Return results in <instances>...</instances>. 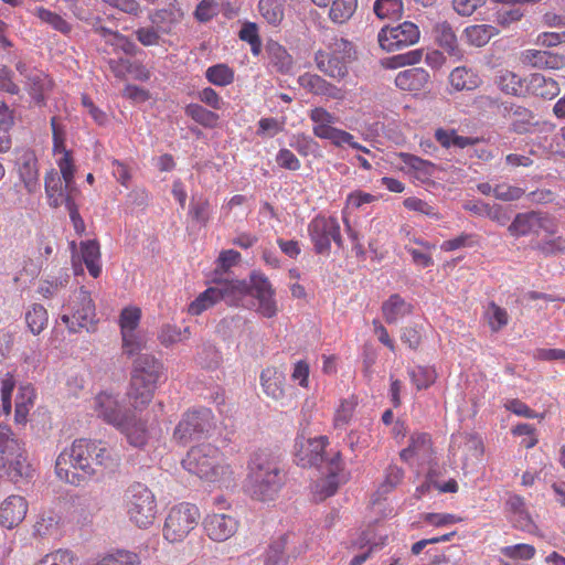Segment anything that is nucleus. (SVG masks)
I'll use <instances>...</instances> for the list:
<instances>
[{
    "mask_svg": "<svg viewBox=\"0 0 565 565\" xmlns=\"http://www.w3.org/2000/svg\"><path fill=\"white\" fill-rule=\"evenodd\" d=\"M274 296L275 290L268 278L259 271H252L248 280L216 281L215 286L207 288L190 303L189 313L199 316L218 300L225 301L228 306L245 307V299L252 297L257 300V312L263 317L273 318L278 311Z\"/></svg>",
    "mask_w": 565,
    "mask_h": 565,
    "instance_id": "nucleus-1",
    "label": "nucleus"
},
{
    "mask_svg": "<svg viewBox=\"0 0 565 565\" xmlns=\"http://www.w3.org/2000/svg\"><path fill=\"white\" fill-rule=\"evenodd\" d=\"M109 457L102 441L79 438L58 455L55 471L61 480L79 486L96 473V467L106 465Z\"/></svg>",
    "mask_w": 565,
    "mask_h": 565,
    "instance_id": "nucleus-2",
    "label": "nucleus"
},
{
    "mask_svg": "<svg viewBox=\"0 0 565 565\" xmlns=\"http://www.w3.org/2000/svg\"><path fill=\"white\" fill-rule=\"evenodd\" d=\"M252 497L259 501L273 500L284 483L279 462L266 451H256L248 462Z\"/></svg>",
    "mask_w": 565,
    "mask_h": 565,
    "instance_id": "nucleus-3",
    "label": "nucleus"
},
{
    "mask_svg": "<svg viewBox=\"0 0 565 565\" xmlns=\"http://www.w3.org/2000/svg\"><path fill=\"white\" fill-rule=\"evenodd\" d=\"M162 364L150 354H139L134 361L130 386L127 395L135 409L148 405L153 396L160 376Z\"/></svg>",
    "mask_w": 565,
    "mask_h": 565,
    "instance_id": "nucleus-4",
    "label": "nucleus"
},
{
    "mask_svg": "<svg viewBox=\"0 0 565 565\" xmlns=\"http://www.w3.org/2000/svg\"><path fill=\"white\" fill-rule=\"evenodd\" d=\"M182 466L190 473L211 482L230 479L233 475L218 448L211 444L192 447L182 460Z\"/></svg>",
    "mask_w": 565,
    "mask_h": 565,
    "instance_id": "nucleus-5",
    "label": "nucleus"
},
{
    "mask_svg": "<svg viewBox=\"0 0 565 565\" xmlns=\"http://www.w3.org/2000/svg\"><path fill=\"white\" fill-rule=\"evenodd\" d=\"M30 473L24 444L10 427L0 425V478L17 482L30 477Z\"/></svg>",
    "mask_w": 565,
    "mask_h": 565,
    "instance_id": "nucleus-6",
    "label": "nucleus"
},
{
    "mask_svg": "<svg viewBox=\"0 0 565 565\" xmlns=\"http://www.w3.org/2000/svg\"><path fill=\"white\" fill-rule=\"evenodd\" d=\"M355 60L353 44L343 38H333L328 51L319 50L315 55L318 70L327 76L341 81L348 74V64Z\"/></svg>",
    "mask_w": 565,
    "mask_h": 565,
    "instance_id": "nucleus-7",
    "label": "nucleus"
},
{
    "mask_svg": "<svg viewBox=\"0 0 565 565\" xmlns=\"http://www.w3.org/2000/svg\"><path fill=\"white\" fill-rule=\"evenodd\" d=\"M127 513L138 527H148L154 521L157 504L153 493L142 483L131 484L126 492Z\"/></svg>",
    "mask_w": 565,
    "mask_h": 565,
    "instance_id": "nucleus-8",
    "label": "nucleus"
},
{
    "mask_svg": "<svg viewBox=\"0 0 565 565\" xmlns=\"http://www.w3.org/2000/svg\"><path fill=\"white\" fill-rule=\"evenodd\" d=\"M200 520L199 509L190 503L173 507L166 518L163 536L171 543L182 542Z\"/></svg>",
    "mask_w": 565,
    "mask_h": 565,
    "instance_id": "nucleus-9",
    "label": "nucleus"
},
{
    "mask_svg": "<svg viewBox=\"0 0 565 565\" xmlns=\"http://www.w3.org/2000/svg\"><path fill=\"white\" fill-rule=\"evenodd\" d=\"M213 429V415L209 408L185 413L173 431V440L185 446L191 441L206 437Z\"/></svg>",
    "mask_w": 565,
    "mask_h": 565,
    "instance_id": "nucleus-10",
    "label": "nucleus"
},
{
    "mask_svg": "<svg viewBox=\"0 0 565 565\" xmlns=\"http://www.w3.org/2000/svg\"><path fill=\"white\" fill-rule=\"evenodd\" d=\"M329 440L327 437L321 436L318 438H301L297 439L295 445V457L298 466L303 468L316 467L319 470L327 467L328 458L330 454L337 450H327Z\"/></svg>",
    "mask_w": 565,
    "mask_h": 565,
    "instance_id": "nucleus-11",
    "label": "nucleus"
},
{
    "mask_svg": "<svg viewBox=\"0 0 565 565\" xmlns=\"http://www.w3.org/2000/svg\"><path fill=\"white\" fill-rule=\"evenodd\" d=\"M419 38L418 26L411 21H404L397 25L383 26L379 32L377 41L383 50L393 52L417 43Z\"/></svg>",
    "mask_w": 565,
    "mask_h": 565,
    "instance_id": "nucleus-12",
    "label": "nucleus"
},
{
    "mask_svg": "<svg viewBox=\"0 0 565 565\" xmlns=\"http://www.w3.org/2000/svg\"><path fill=\"white\" fill-rule=\"evenodd\" d=\"M308 230L317 254H329L331 241L342 246L340 225L334 217H316Z\"/></svg>",
    "mask_w": 565,
    "mask_h": 565,
    "instance_id": "nucleus-13",
    "label": "nucleus"
},
{
    "mask_svg": "<svg viewBox=\"0 0 565 565\" xmlns=\"http://www.w3.org/2000/svg\"><path fill=\"white\" fill-rule=\"evenodd\" d=\"M320 471L326 475V477L317 481L315 487V495L318 500L322 501L333 495L340 486L341 479L339 475L343 471L341 452L335 451L330 454L327 467Z\"/></svg>",
    "mask_w": 565,
    "mask_h": 565,
    "instance_id": "nucleus-14",
    "label": "nucleus"
},
{
    "mask_svg": "<svg viewBox=\"0 0 565 565\" xmlns=\"http://www.w3.org/2000/svg\"><path fill=\"white\" fill-rule=\"evenodd\" d=\"M553 222L547 214L530 211L516 214L508 231L512 236L519 237L531 233H539L540 230L553 233Z\"/></svg>",
    "mask_w": 565,
    "mask_h": 565,
    "instance_id": "nucleus-15",
    "label": "nucleus"
},
{
    "mask_svg": "<svg viewBox=\"0 0 565 565\" xmlns=\"http://www.w3.org/2000/svg\"><path fill=\"white\" fill-rule=\"evenodd\" d=\"M67 308L71 310L75 320L74 324H77L79 330L86 329L87 331H90L96 316L95 305L89 292L84 287H79L74 291Z\"/></svg>",
    "mask_w": 565,
    "mask_h": 565,
    "instance_id": "nucleus-16",
    "label": "nucleus"
},
{
    "mask_svg": "<svg viewBox=\"0 0 565 565\" xmlns=\"http://www.w3.org/2000/svg\"><path fill=\"white\" fill-rule=\"evenodd\" d=\"M238 521L226 513H212L203 520L206 535L214 542H225L238 530Z\"/></svg>",
    "mask_w": 565,
    "mask_h": 565,
    "instance_id": "nucleus-17",
    "label": "nucleus"
},
{
    "mask_svg": "<svg viewBox=\"0 0 565 565\" xmlns=\"http://www.w3.org/2000/svg\"><path fill=\"white\" fill-rule=\"evenodd\" d=\"M296 535L286 533L274 541L267 552L265 565H287L289 558H296L302 553L301 546L295 545Z\"/></svg>",
    "mask_w": 565,
    "mask_h": 565,
    "instance_id": "nucleus-18",
    "label": "nucleus"
},
{
    "mask_svg": "<svg viewBox=\"0 0 565 565\" xmlns=\"http://www.w3.org/2000/svg\"><path fill=\"white\" fill-rule=\"evenodd\" d=\"M94 409L99 418L116 428L122 425L124 419L130 413V411H122L117 398L108 393H100L95 397Z\"/></svg>",
    "mask_w": 565,
    "mask_h": 565,
    "instance_id": "nucleus-19",
    "label": "nucleus"
},
{
    "mask_svg": "<svg viewBox=\"0 0 565 565\" xmlns=\"http://www.w3.org/2000/svg\"><path fill=\"white\" fill-rule=\"evenodd\" d=\"M28 503L21 495H10L0 505V524L7 529L18 526L25 518Z\"/></svg>",
    "mask_w": 565,
    "mask_h": 565,
    "instance_id": "nucleus-20",
    "label": "nucleus"
},
{
    "mask_svg": "<svg viewBox=\"0 0 565 565\" xmlns=\"http://www.w3.org/2000/svg\"><path fill=\"white\" fill-rule=\"evenodd\" d=\"M522 64L535 68L561 70L565 67V55L541 50H525L520 57Z\"/></svg>",
    "mask_w": 565,
    "mask_h": 565,
    "instance_id": "nucleus-21",
    "label": "nucleus"
},
{
    "mask_svg": "<svg viewBox=\"0 0 565 565\" xmlns=\"http://www.w3.org/2000/svg\"><path fill=\"white\" fill-rule=\"evenodd\" d=\"M44 186L50 205L53 207H58L62 204H66L67 200H73L72 192L75 191V188L65 189L60 173L54 169L45 174Z\"/></svg>",
    "mask_w": 565,
    "mask_h": 565,
    "instance_id": "nucleus-22",
    "label": "nucleus"
},
{
    "mask_svg": "<svg viewBox=\"0 0 565 565\" xmlns=\"http://www.w3.org/2000/svg\"><path fill=\"white\" fill-rule=\"evenodd\" d=\"M298 83L315 95L327 96L332 99L343 98L342 89L327 82L320 75L306 73L298 78Z\"/></svg>",
    "mask_w": 565,
    "mask_h": 565,
    "instance_id": "nucleus-23",
    "label": "nucleus"
},
{
    "mask_svg": "<svg viewBox=\"0 0 565 565\" xmlns=\"http://www.w3.org/2000/svg\"><path fill=\"white\" fill-rule=\"evenodd\" d=\"M434 35L438 45L448 53L449 56L459 61L462 57V50L459 46L457 36L452 26L447 22L437 23L434 26Z\"/></svg>",
    "mask_w": 565,
    "mask_h": 565,
    "instance_id": "nucleus-24",
    "label": "nucleus"
},
{
    "mask_svg": "<svg viewBox=\"0 0 565 565\" xmlns=\"http://www.w3.org/2000/svg\"><path fill=\"white\" fill-rule=\"evenodd\" d=\"M525 93L540 96L544 99H552L559 94L557 82L553 78H546L542 74L535 73L524 78Z\"/></svg>",
    "mask_w": 565,
    "mask_h": 565,
    "instance_id": "nucleus-25",
    "label": "nucleus"
},
{
    "mask_svg": "<svg viewBox=\"0 0 565 565\" xmlns=\"http://www.w3.org/2000/svg\"><path fill=\"white\" fill-rule=\"evenodd\" d=\"M429 74L422 67H413L399 72L395 77V85L402 90L417 92L429 82Z\"/></svg>",
    "mask_w": 565,
    "mask_h": 565,
    "instance_id": "nucleus-26",
    "label": "nucleus"
},
{
    "mask_svg": "<svg viewBox=\"0 0 565 565\" xmlns=\"http://www.w3.org/2000/svg\"><path fill=\"white\" fill-rule=\"evenodd\" d=\"M25 88L36 104L43 105L46 99V93L52 88V81L49 76L40 71H31L28 78L24 79Z\"/></svg>",
    "mask_w": 565,
    "mask_h": 565,
    "instance_id": "nucleus-27",
    "label": "nucleus"
},
{
    "mask_svg": "<svg viewBox=\"0 0 565 565\" xmlns=\"http://www.w3.org/2000/svg\"><path fill=\"white\" fill-rule=\"evenodd\" d=\"M260 383L264 393L275 399H281L285 395V375L276 367H267L260 374Z\"/></svg>",
    "mask_w": 565,
    "mask_h": 565,
    "instance_id": "nucleus-28",
    "label": "nucleus"
},
{
    "mask_svg": "<svg viewBox=\"0 0 565 565\" xmlns=\"http://www.w3.org/2000/svg\"><path fill=\"white\" fill-rule=\"evenodd\" d=\"M19 174L28 192L39 189L38 160L32 152H24L19 159Z\"/></svg>",
    "mask_w": 565,
    "mask_h": 565,
    "instance_id": "nucleus-29",
    "label": "nucleus"
},
{
    "mask_svg": "<svg viewBox=\"0 0 565 565\" xmlns=\"http://www.w3.org/2000/svg\"><path fill=\"white\" fill-rule=\"evenodd\" d=\"M118 429L124 433L130 445L141 447L147 440L146 424L131 412L124 419Z\"/></svg>",
    "mask_w": 565,
    "mask_h": 565,
    "instance_id": "nucleus-30",
    "label": "nucleus"
},
{
    "mask_svg": "<svg viewBox=\"0 0 565 565\" xmlns=\"http://www.w3.org/2000/svg\"><path fill=\"white\" fill-rule=\"evenodd\" d=\"M269 64L281 74H288L292 70V56L279 43L270 41L266 45Z\"/></svg>",
    "mask_w": 565,
    "mask_h": 565,
    "instance_id": "nucleus-31",
    "label": "nucleus"
},
{
    "mask_svg": "<svg viewBox=\"0 0 565 565\" xmlns=\"http://www.w3.org/2000/svg\"><path fill=\"white\" fill-rule=\"evenodd\" d=\"M382 312L386 323H396L398 319L412 312V306L407 303L398 294L392 295L382 305Z\"/></svg>",
    "mask_w": 565,
    "mask_h": 565,
    "instance_id": "nucleus-32",
    "label": "nucleus"
},
{
    "mask_svg": "<svg viewBox=\"0 0 565 565\" xmlns=\"http://www.w3.org/2000/svg\"><path fill=\"white\" fill-rule=\"evenodd\" d=\"M449 82L456 90L460 92L476 89L479 87L481 79L472 70L462 66L456 67L450 73Z\"/></svg>",
    "mask_w": 565,
    "mask_h": 565,
    "instance_id": "nucleus-33",
    "label": "nucleus"
},
{
    "mask_svg": "<svg viewBox=\"0 0 565 565\" xmlns=\"http://www.w3.org/2000/svg\"><path fill=\"white\" fill-rule=\"evenodd\" d=\"M81 252L83 262L88 269V273L97 278L102 273V267L99 265L100 250L99 243L96 239H89L81 243Z\"/></svg>",
    "mask_w": 565,
    "mask_h": 565,
    "instance_id": "nucleus-34",
    "label": "nucleus"
},
{
    "mask_svg": "<svg viewBox=\"0 0 565 565\" xmlns=\"http://www.w3.org/2000/svg\"><path fill=\"white\" fill-rule=\"evenodd\" d=\"M495 84L505 94L513 96H521L525 94L524 79L513 72L507 70L500 71L495 77Z\"/></svg>",
    "mask_w": 565,
    "mask_h": 565,
    "instance_id": "nucleus-35",
    "label": "nucleus"
},
{
    "mask_svg": "<svg viewBox=\"0 0 565 565\" xmlns=\"http://www.w3.org/2000/svg\"><path fill=\"white\" fill-rule=\"evenodd\" d=\"M498 33L499 30L489 24L470 25L465 30L467 42L477 47L486 45Z\"/></svg>",
    "mask_w": 565,
    "mask_h": 565,
    "instance_id": "nucleus-36",
    "label": "nucleus"
},
{
    "mask_svg": "<svg viewBox=\"0 0 565 565\" xmlns=\"http://www.w3.org/2000/svg\"><path fill=\"white\" fill-rule=\"evenodd\" d=\"M35 393L30 385L21 386L15 398V422L23 424L26 422L28 414L34 404Z\"/></svg>",
    "mask_w": 565,
    "mask_h": 565,
    "instance_id": "nucleus-37",
    "label": "nucleus"
},
{
    "mask_svg": "<svg viewBox=\"0 0 565 565\" xmlns=\"http://www.w3.org/2000/svg\"><path fill=\"white\" fill-rule=\"evenodd\" d=\"M47 321V311L40 303H33L25 312V322L34 335L40 334L46 328Z\"/></svg>",
    "mask_w": 565,
    "mask_h": 565,
    "instance_id": "nucleus-38",
    "label": "nucleus"
},
{
    "mask_svg": "<svg viewBox=\"0 0 565 565\" xmlns=\"http://www.w3.org/2000/svg\"><path fill=\"white\" fill-rule=\"evenodd\" d=\"M373 10L380 19L399 20L404 7L402 0H376Z\"/></svg>",
    "mask_w": 565,
    "mask_h": 565,
    "instance_id": "nucleus-39",
    "label": "nucleus"
},
{
    "mask_svg": "<svg viewBox=\"0 0 565 565\" xmlns=\"http://www.w3.org/2000/svg\"><path fill=\"white\" fill-rule=\"evenodd\" d=\"M358 0H334L330 9V19L335 23L349 20L356 10Z\"/></svg>",
    "mask_w": 565,
    "mask_h": 565,
    "instance_id": "nucleus-40",
    "label": "nucleus"
},
{
    "mask_svg": "<svg viewBox=\"0 0 565 565\" xmlns=\"http://www.w3.org/2000/svg\"><path fill=\"white\" fill-rule=\"evenodd\" d=\"M207 81L217 86H226L233 83L234 72L226 64H216L205 72Z\"/></svg>",
    "mask_w": 565,
    "mask_h": 565,
    "instance_id": "nucleus-41",
    "label": "nucleus"
},
{
    "mask_svg": "<svg viewBox=\"0 0 565 565\" xmlns=\"http://www.w3.org/2000/svg\"><path fill=\"white\" fill-rule=\"evenodd\" d=\"M185 114L204 127H214L218 116L199 104H190L185 107Z\"/></svg>",
    "mask_w": 565,
    "mask_h": 565,
    "instance_id": "nucleus-42",
    "label": "nucleus"
},
{
    "mask_svg": "<svg viewBox=\"0 0 565 565\" xmlns=\"http://www.w3.org/2000/svg\"><path fill=\"white\" fill-rule=\"evenodd\" d=\"M259 11L264 19L273 25H277L284 18L282 4L277 0H259Z\"/></svg>",
    "mask_w": 565,
    "mask_h": 565,
    "instance_id": "nucleus-43",
    "label": "nucleus"
},
{
    "mask_svg": "<svg viewBox=\"0 0 565 565\" xmlns=\"http://www.w3.org/2000/svg\"><path fill=\"white\" fill-rule=\"evenodd\" d=\"M408 374L417 390L428 388L437 379L436 371L428 366H416Z\"/></svg>",
    "mask_w": 565,
    "mask_h": 565,
    "instance_id": "nucleus-44",
    "label": "nucleus"
},
{
    "mask_svg": "<svg viewBox=\"0 0 565 565\" xmlns=\"http://www.w3.org/2000/svg\"><path fill=\"white\" fill-rule=\"evenodd\" d=\"M422 57L423 50H413L385 60L383 65L387 68H398L406 65H415L420 62Z\"/></svg>",
    "mask_w": 565,
    "mask_h": 565,
    "instance_id": "nucleus-45",
    "label": "nucleus"
},
{
    "mask_svg": "<svg viewBox=\"0 0 565 565\" xmlns=\"http://www.w3.org/2000/svg\"><path fill=\"white\" fill-rule=\"evenodd\" d=\"M238 38L242 41L249 43L252 53L258 55L262 51V41L258 35V28L256 23L246 22L239 30Z\"/></svg>",
    "mask_w": 565,
    "mask_h": 565,
    "instance_id": "nucleus-46",
    "label": "nucleus"
},
{
    "mask_svg": "<svg viewBox=\"0 0 565 565\" xmlns=\"http://www.w3.org/2000/svg\"><path fill=\"white\" fill-rule=\"evenodd\" d=\"M12 117L6 105L0 107V152H7L11 148L9 129L12 126Z\"/></svg>",
    "mask_w": 565,
    "mask_h": 565,
    "instance_id": "nucleus-47",
    "label": "nucleus"
},
{
    "mask_svg": "<svg viewBox=\"0 0 565 565\" xmlns=\"http://www.w3.org/2000/svg\"><path fill=\"white\" fill-rule=\"evenodd\" d=\"M36 17L42 20L45 23H49L52 25L53 29L56 31H60L61 33H68L71 32V24L66 22L61 15L46 10L44 8H38L36 9Z\"/></svg>",
    "mask_w": 565,
    "mask_h": 565,
    "instance_id": "nucleus-48",
    "label": "nucleus"
},
{
    "mask_svg": "<svg viewBox=\"0 0 565 565\" xmlns=\"http://www.w3.org/2000/svg\"><path fill=\"white\" fill-rule=\"evenodd\" d=\"M141 311L138 308H125L120 315L121 334L135 333Z\"/></svg>",
    "mask_w": 565,
    "mask_h": 565,
    "instance_id": "nucleus-49",
    "label": "nucleus"
},
{
    "mask_svg": "<svg viewBox=\"0 0 565 565\" xmlns=\"http://www.w3.org/2000/svg\"><path fill=\"white\" fill-rule=\"evenodd\" d=\"M509 111L516 117V120L513 122V130L518 134H523L527 131V125L533 118L532 113L522 106L511 105Z\"/></svg>",
    "mask_w": 565,
    "mask_h": 565,
    "instance_id": "nucleus-50",
    "label": "nucleus"
},
{
    "mask_svg": "<svg viewBox=\"0 0 565 565\" xmlns=\"http://www.w3.org/2000/svg\"><path fill=\"white\" fill-rule=\"evenodd\" d=\"M489 323L493 331H498L508 323V312L505 309L491 302L487 310Z\"/></svg>",
    "mask_w": 565,
    "mask_h": 565,
    "instance_id": "nucleus-51",
    "label": "nucleus"
},
{
    "mask_svg": "<svg viewBox=\"0 0 565 565\" xmlns=\"http://www.w3.org/2000/svg\"><path fill=\"white\" fill-rule=\"evenodd\" d=\"M502 554L510 558L527 561L534 557L535 548L530 544H516L503 547Z\"/></svg>",
    "mask_w": 565,
    "mask_h": 565,
    "instance_id": "nucleus-52",
    "label": "nucleus"
},
{
    "mask_svg": "<svg viewBox=\"0 0 565 565\" xmlns=\"http://www.w3.org/2000/svg\"><path fill=\"white\" fill-rule=\"evenodd\" d=\"M122 335V351L126 355L132 356L134 354H140L146 348V343L142 338L135 333H127Z\"/></svg>",
    "mask_w": 565,
    "mask_h": 565,
    "instance_id": "nucleus-53",
    "label": "nucleus"
},
{
    "mask_svg": "<svg viewBox=\"0 0 565 565\" xmlns=\"http://www.w3.org/2000/svg\"><path fill=\"white\" fill-rule=\"evenodd\" d=\"M221 362V353L211 344L204 345L199 353V363L206 369H215Z\"/></svg>",
    "mask_w": 565,
    "mask_h": 565,
    "instance_id": "nucleus-54",
    "label": "nucleus"
},
{
    "mask_svg": "<svg viewBox=\"0 0 565 565\" xmlns=\"http://www.w3.org/2000/svg\"><path fill=\"white\" fill-rule=\"evenodd\" d=\"M524 194V190L505 183L497 184L493 188V195L501 201H516Z\"/></svg>",
    "mask_w": 565,
    "mask_h": 565,
    "instance_id": "nucleus-55",
    "label": "nucleus"
},
{
    "mask_svg": "<svg viewBox=\"0 0 565 565\" xmlns=\"http://www.w3.org/2000/svg\"><path fill=\"white\" fill-rule=\"evenodd\" d=\"M404 471L397 466H390L386 470L385 479L380 486L381 493L392 491L403 479Z\"/></svg>",
    "mask_w": 565,
    "mask_h": 565,
    "instance_id": "nucleus-56",
    "label": "nucleus"
},
{
    "mask_svg": "<svg viewBox=\"0 0 565 565\" xmlns=\"http://www.w3.org/2000/svg\"><path fill=\"white\" fill-rule=\"evenodd\" d=\"M58 167L61 170V178L65 182V189L74 188V164L70 152L65 151L63 158L58 161Z\"/></svg>",
    "mask_w": 565,
    "mask_h": 565,
    "instance_id": "nucleus-57",
    "label": "nucleus"
},
{
    "mask_svg": "<svg viewBox=\"0 0 565 565\" xmlns=\"http://www.w3.org/2000/svg\"><path fill=\"white\" fill-rule=\"evenodd\" d=\"M73 559L70 551L58 550L45 555L36 565H73Z\"/></svg>",
    "mask_w": 565,
    "mask_h": 565,
    "instance_id": "nucleus-58",
    "label": "nucleus"
},
{
    "mask_svg": "<svg viewBox=\"0 0 565 565\" xmlns=\"http://www.w3.org/2000/svg\"><path fill=\"white\" fill-rule=\"evenodd\" d=\"M487 0H452L455 11L462 17H470L478 8L486 4Z\"/></svg>",
    "mask_w": 565,
    "mask_h": 565,
    "instance_id": "nucleus-59",
    "label": "nucleus"
},
{
    "mask_svg": "<svg viewBox=\"0 0 565 565\" xmlns=\"http://www.w3.org/2000/svg\"><path fill=\"white\" fill-rule=\"evenodd\" d=\"M487 217L499 225L504 226L511 218V211L500 204H490Z\"/></svg>",
    "mask_w": 565,
    "mask_h": 565,
    "instance_id": "nucleus-60",
    "label": "nucleus"
},
{
    "mask_svg": "<svg viewBox=\"0 0 565 565\" xmlns=\"http://www.w3.org/2000/svg\"><path fill=\"white\" fill-rule=\"evenodd\" d=\"M309 118L315 122V126L330 125L338 121V118L323 107H315L311 109Z\"/></svg>",
    "mask_w": 565,
    "mask_h": 565,
    "instance_id": "nucleus-61",
    "label": "nucleus"
},
{
    "mask_svg": "<svg viewBox=\"0 0 565 565\" xmlns=\"http://www.w3.org/2000/svg\"><path fill=\"white\" fill-rule=\"evenodd\" d=\"M241 259V254L234 249L224 250L217 258V268L227 271L232 266L236 265Z\"/></svg>",
    "mask_w": 565,
    "mask_h": 565,
    "instance_id": "nucleus-62",
    "label": "nucleus"
},
{
    "mask_svg": "<svg viewBox=\"0 0 565 565\" xmlns=\"http://www.w3.org/2000/svg\"><path fill=\"white\" fill-rule=\"evenodd\" d=\"M277 163L285 169L296 171L300 168L299 159L288 149H281L277 154Z\"/></svg>",
    "mask_w": 565,
    "mask_h": 565,
    "instance_id": "nucleus-63",
    "label": "nucleus"
},
{
    "mask_svg": "<svg viewBox=\"0 0 565 565\" xmlns=\"http://www.w3.org/2000/svg\"><path fill=\"white\" fill-rule=\"evenodd\" d=\"M113 559V565H138L139 557L137 554L129 551H117L116 553L108 554Z\"/></svg>",
    "mask_w": 565,
    "mask_h": 565,
    "instance_id": "nucleus-64",
    "label": "nucleus"
}]
</instances>
